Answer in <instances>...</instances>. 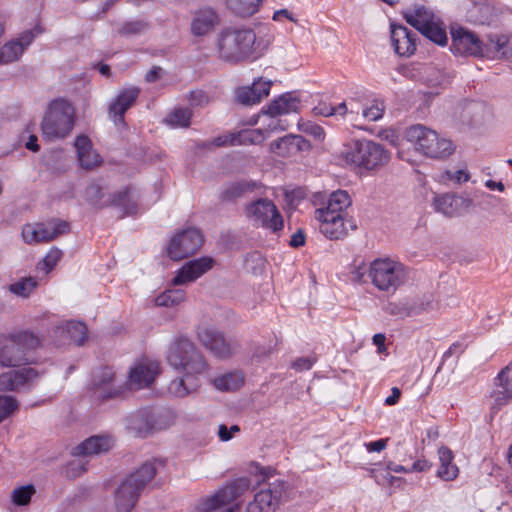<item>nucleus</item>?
<instances>
[{
	"instance_id": "22",
	"label": "nucleus",
	"mask_w": 512,
	"mask_h": 512,
	"mask_svg": "<svg viewBox=\"0 0 512 512\" xmlns=\"http://www.w3.org/2000/svg\"><path fill=\"white\" fill-rule=\"evenodd\" d=\"M391 44L396 54L409 57L416 51L417 34L402 24L391 23Z\"/></svg>"
},
{
	"instance_id": "15",
	"label": "nucleus",
	"mask_w": 512,
	"mask_h": 512,
	"mask_svg": "<svg viewBox=\"0 0 512 512\" xmlns=\"http://www.w3.org/2000/svg\"><path fill=\"white\" fill-rule=\"evenodd\" d=\"M115 373L111 367H100L92 374L90 389L96 399L105 402L115 399L123 393L121 387L113 386Z\"/></svg>"
},
{
	"instance_id": "2",
	"label": "nucleus",
	"mask_w": 512,
	"mask_h": 512,
	"mask_svg": "<svg viewBox=\"0 0 512 512\" xmlns=\"http://www.w3.org/2000/svg\"><path fill=\"white\" fill-rule=\"evenodd\" d=\"M249 473L257 478V484L263 483L264 486L256 492L253 501L248 503L247 512H275L283 502L288 483L278 479L265 484L275 475L276 469L271 466H262L257 462H251Z\"/></svg>"
},
{
	"instance_id": "28",
	"label": "nucleus",
	"mask_w": 512,
	"mask_h": 512,
	"mask_svg": "<svg viewBox=\"0 0 512 512\" xmlns=\"http://www.w3.org/2000/svg\"><path fill=\"white\" fill-rule=\"evenodd\" d=\"M113 447V439L110 436L95 435L87 438L73 450V455L90 456L107 453Z\"/></svg>"
},
{
	"instance_id": "29",
	"label": "nucleus",
	"mask_w": 512,
	"mask_h": 512,
	"mask_svg": "<svg viewBox=\"0 0 512 512\" xmlns=\"http://www.w3.org/2000/svg\"><path fill=\"white\" fill-rule=\"evenodd\" d=\"M352 200L350 195L345 190H337L330 194L327 206L324 208L316 209L315 216H344L345 210L351 205Z\"/></svg>"
},
{
	"instance_id": "38",
	"label": "nucleus",
	"mask_w": 512,
	"mask_h": 512,
	"mask_svg": "<svg viewBox=\"0 0 512 512\" xmlns=\"http://www.w3.org/2000/svg\"><path fill=\"white\" fill-rule=\"evenodd\" d=\"M265 138L262 129H243L233 133V146L259 145Z\"/></svg>"
},
{
	"instance_id": "41",
	"label": "nucleus",
	"mask_w": 512,
	"mask_h": 512,
	"mask_svg": "<svg viewBox=\"0 0 512 512\" xmlns=\"http://www.w3.org/2000/svg\"><path fill=\"white\" fill-rule=\"evenodd\" d=\"M150 29V23L144 19H134L123 22L117 30L122 37L139 36Z\"/></svg>"
},
{
	"instance_id": "8",
	"label": "nucleus",
	"mask_w": 512,
	"mask_h": 512,
	"mask_svg": "<svg viewBox=\"0 0 512 512\" xmlns=\"http://www.w3.org/2000/svg\"><path fill=\"white\" fill-rule=\"evenodd\" d=\"M74 123L72 105L66 100H54L45 113L41 129L43 135L49 140L63 139L71 133Z\"/></svg>"
},
{
	"instance_id": "3",
	"label": "nucleus",
	"mask_w": 512,
	"mask_h": 512,
	"mask_svg": "<svg viewBox=\"0 0 512 512\" xmlns=\"http://www.w3.org/2000/svg\"><path fill=\"white\" fill-rule=\"evenodd\" d=\"M40 338L29 330L9 333L0 347V365L16 367L33 363L31 353L40 346Z\"/></svg>"
},
{
	"instance_id": "18",
	"label": "nucleus",
	"mask_w": 512,
	"mask_h": 512,
	"mask_svg": "<svg viewBox=\"0 0 512 512\" xmlns=\"http://www.w3.org/2000/svg\"><path fill=\"white\" fill-rule=\"evenodd\" d=\"M320 222L319 231L330 240H340L348 235V227L354 231L357 229L355 220L351 218H345L344 216H315Z\"/></svg>"
},
{
	"instance_id": "5",
	"label": "nucleus",
	"mask_w": 512,
	"mask_h": 512,
	"mask_svg": "<svg viewBox=\"0 0 512 512\" xmlns=\"http://www.w3.org/2000/svg\"><path fill=\"white\" fill-rule=\"evenodd\" d=\"M156 475L153 462L147 461L132 472L117 488L115 505L117 512H131L137 504L142 490Z\"/></svg>"
},
{
	"instance_id": "42",
	"label": "nucleus",
	"mask_w": 512,
	"mask_h": 512,
	"mask_svg": "<svg viewBox=\"0 0 512 512\" xmlns=\"http://www.w3.org/2000/svg\"><path fill=\"white\" fill-rule=\"evenodd\" d=\"M51 227L46 226L44 224H38L35 228H25L23 230V237L25 242L27 243H39V242H49L53 240Z\"/></svg>"
},
{
	"instance_id": "47",
	"label": "nucleus",
	"mask_w": 512,
	"mask_h": 512,
	"mask_svg": "<svg viewBox=\"0 0 512 512\" xmlns=\"http://www.w3.org/2000/svg\"><path fill=\"white\" fill-rule=\"evenodd\" d=\"M23 46L20 42L11 40L0 48V65L9 64L20 59Z\"/></svg>"
},
{
	"instance_id": "4",
	"label": "nucleus",
	"mask_w": 512,
	"mask_h": 512,
	"mask_svg": "<svg viewBox=\"0 0 512 512\" xmlns=\"http://www.w3.org/2000/svg\"><path fill=\"white\" fill-rule=\"evenodd\" d=\"M342 155L347 163L368 171L386 165L391 158L382 144L367 139L351 141L345 145Z\"/></svg>"
},
{
	"instance_id": "56",
	"label": "nucleus",
	"mask_w": 512,
	"mask_h": 512,
	"mask_svg": "<svg viewBox=\"0 0 512 512\" xmlns=\"http://www.w3.org/2000/svg\"><path fill=\"white\" fill-rule=\"evenodd\" d=\"M62 251L56 247L50 249L47 255L43 259V265L45 271L50 272L58 263V261L62 258Z\"/></svg>"
},
{
	"instance_id": "32",
	"label": "nucleus",
	"mask_w": 512,
	"mask_h": 512,
	"mask_svg": "<svg viewBox=\"0 0 512 512\" xmlns=\"http://www.w3.org/2000/svg\"><path fill=\"white\" fill-rule=\"evenodd\" d=\"M299 99L287 92L271 101L262 112L270 117L295 112L298 109Z\"/></svg>"
},
{
	"instance_id": "1",
	"label": "nucleus",
	"mask_w": 512,
	"mask_h": 512,
	"mask_svg": "<svg viewBox=\"0 0 512 512\" xmlns=\"http://www.w3.org/2000/svg\"><path fill=\"white\" fill-rule=\"evenodd\" d=\"M216 51L219 59L230 64L256 59L262 54L254 30L235 27H226L220 31L216 39Z\"/></svg>"
},
{
	"instance_id": "64",
	"label": "nucleus",
	"mask_w": 512,
	"mask_h": 512,
	"mask_svg": "<svg viewBox=\"0 0 512 512\" xmlns=\"http://www.w3.org/2000/svg\"><path fill=\"white\" fill-rule=\"evenodd\" d=\"M333 105L330 103H327L325 101H320L314 108L313 112L315 115H320L324 117H330L333 116Z\"/></svg>"
},
{
	"instance_id": "11",
	"label": "nucleus",
	"mask_w": 512,
	"mask_h": 512,
	"mask_svg": "<svg viewBox=\"0 0 512 512\" xmlns=\"http://www.w3.org/2000/svg\"><path fill=\"white\" fill-rule=\"evenodd\" d=\"M204 236L201 231L189 227L178 231L167 246V256L173 261H180L195 254L203 245Z\"/></svg>"
},
{
	"instance_id": "9",
	"label": "nucleus",
	"mask_w": 512,
	"mask_h": 512,
	"mask_svg": "<svg viewBox=\"0 0 512 512\" xmlns=\"http://www.w3.org/2000/svg\"><path fill=\"white\" fill-rule=\"evenodd\" d=\"M368 277L381 291L394 293L407 279L405 267L389 259H376L368 268Z\"/></svg>"
},
{
	"instance_id": "20",
	"label": "nucleus",
	"mask_w": 512,
	"mask_h": 512,
	"mask_svg": "<svg viewBox=\"0 0 512 512\" xmlns=\"http://www.w3.org/2000/svg\"><path fill=\"white\" fill-rule=\"evenodd\" d=\"M497 390H493L490 394L493 400L490 410L493 414L498 413L504 406L512 401V367L503 368L494 380Z\"/></svg>"
},
{
	"instance_id": "55",
	"label": "nucleus",
	"mask_w": 512,
	"mask_h": 512,
	"mask_svg": "<svg viewBox=\"0 0 512 512\" xmlns=\"http://www.w3.org/2000/svg\"><path fill=\"white\" fill-rule=\"evenodd\" d=\"M298 126L301 131L313 136L316 140H323L325 137L324 129L318 124L307 121L299 123Z\"/></svg>"
},
{
	"instance_id": "30",
	"label": "nucleus",
	"mask_w": 512,
	"mask_h": 512,
	"mask_svg": "<svg viewBox=\"0 0 512 512\" xmlns=\"http://www.w3.org/2000/svg\"><path fill=\"white\" fill-rule=\"evenodd\" d=\"M158 364L155 362L139 363L131 368L129 372V381L138 388H144L151 385L157 374Z\"/></svg>"
},
{
	"instance_id": "34",
	"label": "nucleus",
	"mask_w": 512,
	"mask_h": 512,
	"mask_svg": "<svg viewBox=\"0 0 512 512\" xmlns=\"http://www.w3.org/2000/svg\"><path fill=\"white\" fill-rule=\"evenodd\" d=\"M438 455L440 466L436 473L437 476L443 481H453L457 478L459 469L453 463L454 455L452 451L446 446H441L438 449Z\"/></svg>"
},
{
	"instance_id": "46",
	"label": "nucleus",
	"mask_w": 512,
	"mask_h": 512,
	"mask_svg": "<svg viewBox=\"0 0 512 512\" xmlns=\"http://www.w3.org/2000/svg\"><path fill=\"white\" fill-rule=\"evenodd\" d=\"M193 113L189 108H175L165 118V122L171 127L187 128L190 126Z\"/></svg>"
},
{
	"instance_id": "35",
	"label": "nucleus",
	"mask_w": 512,
	"mask_h": 512,
	"mask_svg": "<svg viewBox=\"0 0 512 512\" xmlns=\"http://www.w3.org/2000/svg\"><path fill=\"white\" fill-rule=\"evenodd\" d=\"M213 386L219 391H235L244 385V375L239 372H228L212 379Z\"/></svg>"
},
{
	"instance_id": "53",
	"label": "nucleus",
	"mask_w": 512,
	"mask_h": 512,
	"mask_svg": "<svg viewBox=\"0 0 512 512\" xmlns=\"http://www.w3.org/2000/svg\"><path fill=\"white\" fill-rule=\"evenodd\" d=\"M18 409V402L12 396H0V423Z\"/></svg>"
},
{
	"instance_id": "36",
	"label": "nucleus",
	"mask_w": 512,
	"mask_h": 512,
	"mask_svg": "<svg viewBox=\"0 0 512 512\" xmlns=\"http://www.w3.org/2000/svg\"><path fill=\"white\" fill-rule=\"evenodd\" d=\"M460 198L454 194L446 193L437 195L434 198V208L437 212L444 214L447 217L457 215Z\"/></svg>"
},
{
	"instance_id": "45",
	"label": "nucleus",
	"mask_w": 512,
	"mask_h": 512,
	"mask_svg": "<svg viewBox=\"0 0 512 512\" xmlns=\"http://www.w3.org/2000/svg\"><path fill=\"white\" fill-rule=\"evenodd\" d=\"M65 331L72 342L78 346H82L87 340L88 328L84 322L68 321Z\"/></svg>"
},
{
	"instance_id": "31",
	"label": "nucleus",
	"mask_w": 512,
	"mask_h": 512,
	"mask_svg": "<svg viewBox=\"0 0 512 512\" xmlns=\"http://www.w3.org/2000/svg\"><path fill=\"white\" fill-rule=\"evenodd\" d=\"M199 375L200 374L185 372L182 377L171 381L168 387L169 392L178 398H183L196 392L201 386Z\"/></svg>"
},
{
	"instance_id": "60",
	"label": "nucleus",
	"mask_w": 512,
	"mask_h": 512,
	"mask_svg": "<svg viewBox=\"0 0 512 512\" xmlns=\"http://www.w3.org/2000/svg\"><path fill=\"white\" fill-rule=\"evenodd\" d=\"M397 71L406 79L417 80L420 72L414 64H404L397 68Z\"/></svg>"
},
{
	"instance_id": "19",
	"label": "nucleus",
	"mask_w": 512,
	"mask_h": 512,
	"mask_svg": "<svg viewBox=\"0 0 512 512\" xmlns=\"http://www.w3.org/2000/svg\"><path fill=\"white\" fill-rule=\"evenodd\" d=\"M262 186L261 182L248 179L228 182L221 187L218 200L224 204H236L240 199L261 189Z\"/></svg>"
},
{
	"instance_id": "43",
	"label": "nucleus",
	"mask_w": 512,
	"mask_h": 512,
	"mask_svg": "<svg viewBox=\"0 0 512 512\" xmlns=\"http://www.w3.org/2000/svg\"><path fill=\"white\" fill-rule=\"evenodd\" d=\"M406 301L409 317L420 315L424 312L431 311L434 308L432 295H422L406 299Z\"/></svg>"
},
{
	"instance_id": "24",
	"label": "nucleus",
	"mask_w": 512,
	"mask_h": 512,
	"mask_svg": "<svg viewBox=\"0 0 512 512\" xmlns=\"http://www.w3.org/2000/svg\"><path fill=\"white\" fill-rule=\"evenodd\" d=\"M220 23L218 13L210 7H203L195 11L191 21V33L196 37H203L211 33Z\"/></svg>"
},
{
	"instance_id": "10",
	"label": "nucleus",
	"mask_w": 512,
	"mask_h": 512,
	"mask_svg": "<svg viewBox=\"0 0 512 512\" xmlns=\"http://www.w3.org/2000/svg\"><path fill=\"white\" fill-rule=\"evenodd\" d=\"M244 214L255 225L278 233L284 227V220L277 206L268 198H259L244 206Z\"/></svg>"
},
{
	"instance_id": "25",
	"label": "nucleus",
	"mask_w": 512,
	"mask_h": 512,
	"mask_svg": "<svg viewBox=\"0 0 512 512\" xmlns=\"http://www.w3.org/2000/svg\"><path fill=\"white\" fill-rule=\"evenodd\" d=\"M108 207L120 208L122 211L121 218L135 215L138 211V201L133 196L132 186H125L119 191L108 194Z\"/></svg>"
},
{
	"instance_id": "39",
	"label": "nucleus",
	"mask_w": 512,
	"mask_h": 512,
	"mask_svg": "<svg viewBox=\"0 0 512 512\" xmlns=\"http://www.w3.org/2000/svg\"><path fill=\"white\" fill-rule=\"evenodd\" d=\"M262 0H226L227 8L237 16L250 17L259 10Z\"/></svg>"
},
{
	"instance_id": "17",
	"label": "nucleus",
	"mask_w": 512,
	"mask_h": 512,
	"mask_svg": "<svg viewBox=\"0 0 512 512\" xmlns=\"http://www.w3.org/2000/svg\"><path fill=\"white\" fill-rule=\"evenodd\" d=\"M140 92L141 90L137 86L123 88L116 98L110 103L108 107V115L116 126H127L125 114L132 106H134Z\"/></svg>"
},
{
	"instance_id": "61",
	"label": "nucleus",
	"mask_w": 512,
	"mask_h": 512,
	"mask_svg": "<svg viewBox=\"0 0 512 512\" xmlns=\"http://www.w3.org/2000/svg\"><path fill=\"white\" fill-rule=\"evenodd\" d=\"M51 229L54 240L58 236L68 233L70 231V224L67 221L57 219L52 222Z\"/></svg>"
},
{
	"instance_id": "49",
	"label": "nucleus",
	"mask_w": 512,
	"mask_h": 512,
	"mask_svg": "<svg viewBox=\"0 0 512 512\" xmlns=\"http://www.w3.org/2000/svg\"><path fill=\"white\" fill-rule=\"evenodd\" d=\"M420 33L439 46H445L448 42L446 30L435 22L424 26Z\"/></svg>"
},
{
	"instance_id": "58",
	"label": "nucleus",
	"mask_w": 512,
	"mask_h": 512,
	"mask_svg": "<svg viewBox=\"0 0 512 512\" xmlns=\"http://www.w3.org/2000/svg\"><path fill=\"white\" fill-rule=\"evenodd\" d=\"M316 361L317 358L315 356L299 357L292 362L291 368L298 372L307 371L313 367Z\"/></svg>"
},
{
	"instance_id": "62",
	"label": "nucleus",
	"mask_w": 512,
	"mask_h": 512,
	"mask_svg": "<svg viewBox=\"0 0 512 512\" xmlns=\"http://www.w3.org/2000/svg\"><path fill=\"white\" fill-rule=\"evenodd\" d=\"M0 391L1 392H7V391H17V388L15 386V382L11 376V373L4 372L0 375Z\"/></svg>"
},
{
	"instance_id": "44",
	"label": "nucleus",
	"mask_w": 512,
	"mask_h": 512,
	"mask_svg": "<svg viewBox=\"0 0 512 512\" xmlns=\"http://www.w3.org/2000/svg\"><path fill=\"white\" fill-rule=\"evenodd\" d=\"M9 372L11 373L17 390H19L22 387H28L33 385L34 381L37 380L39 377L38 371L31 367L10 370Z\"/></svg>"
},
{
	"instance_id": "57",
	"label": "nucleus",
	"mask_w": 512,
	"mask_h": 512,
	"mask_svg": "<svg viewBox=\"0 0 512 512\" xmlns=\"http://www.w3.org/2000/svg\"><path fill=\"white\" fill-rule=\"evenodd\" d=\"M87 471V464L79 460L71 461L66 467L68 478H77Z\"/></svg>"
},
{
	"instance_id": "23",
	"label": "nucleus",
	"mask_w": 512,
	"mask_h": 512,
	"mask_svg": "<svg viewBox=\"0 0 512 512\" xmlns=\"http://www.w3.org/2000/svg\"><path fill=\"white\" fill-rule=\"evenodd\" d=\"M310 142L301 135L287 134L270 144V151L280 157H289L309 151Z\"/></svg>"
},
{
	"instance_id": "51",
	"label": "nucleus",
	"mask_w": 512,
	"mask_h": 512,
	"mask_svg": "<svg viewBox=\"0 0 512 512\" xmlns=\"http://www.w3.org/2000/svg\"><path fill=\"white\" fill-rule=\"evenodd\" d=\"M36 489L33 484H27L13 490L11 499L16 506H25L30 503Z\"/></svg>"
},
{
	"instance_id": "7",
	"label": "nucleus",
	"mask_w": 512,
	"mask_h": 512,
	"mask_svg": "<svg viewBox=\"0 0 512 512\" xmlns=\"http://www.w3.org/2000/svg\"><path fill=\"white\" fill-rule=\"evenodd\" d=\"M167 362L176 370L202 374L208 369V363L194 343L185 336L176 338L170 345Z\"/></svg>"
},
{
	"instance_id": "48",
	"label": "nucleus",
	"mask_w": 512,
	"mask_h": 512,
	"mask_svg": "<svg viewBox=\"0 0 512 512\" xmlns=\"http://www.w3.org/2000/svg\"><path fill=\"white\" fill-rule=\"evenodd\" d=\"M185 299V291L182 289H168L155 298L157 306L172 307L180 304Z\"/></svg>"
},
{
	"instance_id": "12",
	"label": "nucleus",
	"mask_w": 512,
	"mask_h": 512,
	"mask_svg": "<svg viewBox=\"0 0 512 512\" xmlns=\"http://www.w3.org/2000/svg\"><path fill=\"white\" fill-rule=\"evenodd\" d=\"M251 486L248 477H239L220 488L215 494L202 498L197 505L198 512H211L242 496Z\"/></svg>"
},
{
	"instance_id": "54",
	"label": "nucleus",
	"mask_w": 512,
	"mask_h": 512,
	"mask_svg": "<svg viewBox=\"0 0 512 512\" xmlns=\"http://www.w3.org/2000/svg\"><path fill=\"white\" fill-rule=\"evenodd\" d=\"M384 311L391 316H397L400 318L409 317L406 299L398 302H388L384 306Z\"/></svg>"
},
{
	"instance_id": "26",
	"label": "nucleus",
	"mask_w": 512,
	"mask_h": 512,
	"mask_svg": "<svg viewBox=\"0 0 512 512\" xmlns=\"http://www.w3.org/2000/svg\"><path fill=\"white\" fill-rule=\"evenodd\" d=\"M74 146L79 164L85 170H92L102 163L100 155L93 150L92 141L87 135H78Z\"/></svg>"
},
{
	"instance_id": "16",
	"label": "nucleus",
	"mask_w": 512,
	"mask_h": 512,
	"mask_svg": "<svg viewBox=\"0 0 512 512\" xmlns=\"http://www.w3.org/2000/svg\"><path fill=\"white\" fill-rule=\"evenodd\" d=\"M160 416L151 408L139 409L126 418V429L135 437H146L155 429H161Z\"/></svg>"
},
{
	"instance_id": "50",
	"label": "nucleus",
	"mask_w": 512,
	"mask_h": 512,
	"mask_svg": "<svg viewBox=\"0 0 512 512\" xmlns=\"http://www.w3.org/2000/svg\"><path fill=\"white\" fill-rule=\"evenodd\" d=\"M38 286V281L34 277H25L9 285V291L17 296L28 297Z\"/></svg>"
},
{
	"instance_id": "6",
	"label": "nucleus",
	"mask_w": 512,
	"mask_h": 512,
	"mask_svg": "<svg viewBox=\"0 0 512 512\" xmlns=\"http://www.w3.org/2000/svg\"><path fill=\"white\" fill-rule=\"evenodd\" d=\"M405 136L417 151L429 158L446 159L455 150L451 140L440 137L435 130L421 124L409 127Z\"/></svg>"
},
{
	"instance_id": "27",
	"label": "nucleus",
	"mask_w": 512,
	"mask_h": 512,
	"mask_svg": "<svg viewBox=\"0 0 512 512\" xmlns=\"http://www.w3.org/2000/svg\"><path fill=\"white\" fill-rule=\"evenodd\" d=\"M271 85V81L258 80L251 86L240 87L236 91L237 101L247 106L257 104L269 95Z\"/></svg>"
},
{
	"instance_id": "40",
	"label": "nucleus",
	"mask_w": 512,
	"mask_h": 512,
	"mask_svg": "<svg viewBox=\"0 0 512 512\" xmlns=\"http://www.w3.org/2000/svg\"><path fill=\"white\" fill-rule=\"evenodd\" d=\"M87 203L97 210L107 208L108 195L103 192L99 184L92 183L85 189Z\"/></svg>"
},
{
	"instance_id": "37",
	"label": "nucleus",
	"mask_w": 512,
	"mask_h": 512,
	"mask_svg": "<svg viewBox=\"0 0 512 512\" xmlns=\"http://www.w3.org/2000/svg\"><path fill=\"white\" fill-rule=\"evenodd\" d=\"M490 44H487L490 49V57L509 59L512 57V49L508 47L509 40L505 35L491 34L488 36Z\"/></svg>"
},
{
	"instance_id": "63",
	"label": "nucleus",
	"mask_w": 512,
	"mask_h": 512,
	"mask_svg": "<svg viewBox=\"0 0 512 512\" xmlns=\"http://www.w3.org/2000/svg\"><path fill=\"white\" fill-rule=\"evenodd\" d=\"M362 115L369 121H377L383 116V108H380L377 104L371 107L363 109Z\"/></svg>"
},
{
	"instance_id": "33",
	"label": "nucleus",
	"mask_w": 512,
	"mask_h": 512,
	"mask_svg": "<svg viewBox=\"0 0 512 512\" xmlns=\"http://www.w3.org/2000/svg\"><path fill=\"white\" fill-rule=\"evenodd\" d=\"M403 18L410 26L420 32V29L422 30L424 26L427 27L434 22V13L424 5H416L414 8L403 11Z\"/></svg>"
},
{
	"instance_id": "21",
	"label": "nucleus",
	"mask_w": 512,
	"mask_h": 512,
	"mask_svg": "<svg viewBox=\"0 0 512 512\" xmlns=\"http://www.w3.org/2000/svg\"><path fill=\"white\" fill-rule=\"evenodd\" d=\"M215 264L214 258L202 256L186 262L177 272L172 282L174 285H183L197 280L211 270Z\"/></svg>"
},
{
	"instance_id": "52",
	"label": "nucleus",
	"mask_w": 512,
	"mask_h": 512,
	"mask_svg": "<svg viewBox=\"0 0 512 512\" xmlns=\"http://www.w3.org/2000/svg\"><path fill=\"white\" fill-rule=\"evenodd\" d=\"M469 15L472 17L480 15V17H476L475 21L480 24H487L490 21L491 15H493V8L486 3H475L469 10Z\"/></svg>"
},
{
	"instance_id": "14",
	"label": "nucleus",
	"mask_w": 512,
	"mask_h": 512,
	"mask_svg": "<svg viewBox=\"0 0 512 512\" xmlns=\"http://www.w3.org/2000/svg\"><path fill=\"white\" fill-rule=\"evenodd\" d=\"M198 339L213 356L225 360L235 355L241 348L240 342L234 337H226L215 328H204L198 331Z\"/></svg>"
},
{
	"instance_id": "13",
	"label": "nucleus",
	"mask_w": 512,
	"mask_h": 512,
	"mask_svg": "<svg viewBox=\"0 0 512 512\" xmlns=\"http://www.w3.org/2000/svg\"><path fill=\"white\" fill-rule=\"evenodd\" d=\"M450 50L454 55L490 57L491 49L478 35L467 28H451Z\"/></svg>"
},
{
	"instance_id": "59",
	"label": "nucleus",
	"mask_w": 512,
	"mask_h": 512,
	"mask_svg": "<svg viewBox=\"0 0 512 512\" xmlns=\"http://www.w3.org/2000/svg\"><path fill=\"white\" fill-rule=\"evenodd\" d=\"M188 100L192 106H204L209 102L207 94L202 90L191 91Z\"/></svg>"
}]
</instances>
